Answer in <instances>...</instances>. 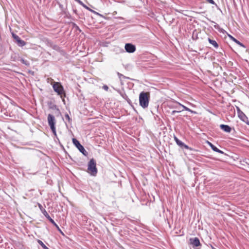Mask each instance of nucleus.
Listing matches in <instances>:
<instances>
[{
	"mask_svg": "<svg viewBox=\"0 0 249 249\" xmlns=\"http://www.w3.org/2000/svg\"><path fill=\"white\" fill-rule=\"evenodd\" d=\"M150 93L148 92H142L139 95L140 105L143 108H146L149 105Z\"/></svg>",
	"mask_w": 249,
	"mask_h": 249,
	"instance_id": "f257e3e1",
	"label": "nucleus"
},
{
	"mask_svg": "<svg viewBox=\"0 0 249 249\" xmlns=\"http://www.w3.org/2000/svg\"><path fill=\"white\" fill-rule=\"evenodd\" d=\"M53 88L55 92L59 95L61 98L65 96V93L63 87L59 82H53L52 83Z\"/></svg>",
	"mask_w": 249,
	"mask_h": 249,
	"instance_id": "f03ea898",
	"label": "nucleus"
},
{
	"mask_svg": "<svg viewBox=\"0 0 249 249\" xmlns=\"http://www.w3.org/2000/svg\"><path fill=\"white\" fill-rule=\"evenodd\" d=\"M96 165V162L93 159H91L88 163V171L92 176H95L97 173Z\"/></svg>",
	"mask_w": 249,
	"mask_h": 249,
	"instance_id": "7ed1b4c3",
	"label": "nucleus"
},
{
	"mask_svg": "<svg viewBox=\"0 0 249 249\" xmlns=\"http://www.w3.org/2000/svg\"><path fill=\"white\" fill-rule=\"evenodd\" d=\"M48 121L50 128L55 136H56V132L55 127V119L54 116L51 114H49L48 116Z\"/></svg>",
	"mask_w": 249,
	"mask_h": 249,
	"instance_id": "20e7f679",
	"label": "nucleus"
},
{
	"mask_svg": "<svg viewBox=\"0 0 249 249\" xmlns=\"http://www.w3.org/2000/svg\"><path fill=\"white\" fill-rule=\"evenodd\" d=\"M73 143L78 148V149L85 156L88 155V152L85 149L84 147L76 139H72Z\"/></svg>",
	"mask_w": 249,
	"mask_h": 249,
	"instance_id": "39448f33",
	"label": "nucleus"
},
{
	"mask_svg": "<svg viewBox=\"0 0 249 249\" xmlns=\"http://www.w3.org/2000/svg\"><path fill=\"white\" fill-rule=\"evenodd\" d=\"M124 48L126 51L129 53H134L136 50L135 46L131 43H126Z\"/></svg>",
	"mask_w": 249,
	"mask_h": 249,
	"instance_id": "423d86ee",
	"label": "nucleus"
},
{
	"mask_svg": "<svg viewBox=\"0 0 249 249\" xmlns=\"http://www.w3.org/2000/svg\"><path fill=\"white\" fill-rule=\"evenodd\" d=\"M12 35H13V38L16 40V41L17 42V43L19 46H24V45H25V44H26L25 42L24 41L21 40L18 36H17L15 34H13Z\"/></svg>",
	"mask_w": 249,
	"mask_h": 249,
	"instance_id": "0eeeda50",
	"label": "nucleus"
},
{
	"mask_svg": "<svg viewBox=\"0 0 249 249\" xmlns=\"http://www.w3.org/2000/svg\"><path fill=\"white\" fill-rule=\"evenodd\" d=\"M207 143L209 144V145L211 147V148L215 152H218L221 154H224V152L218 149L216 146H215L211 142L209 141L207 142Z\"/></svg>",
	"mask_w": 249,
	"mask_h": 249,
	"instance_id": "6e6552de",
	"label": "nucleus"
},
{
	"mask_svg": "<svg viewBox=\"0 0 249 249\" xmlns=\"http://www.w3.org/2000/svg\"><path fill=\"white\" fill-rule=\"evenodd\" d=\"M220 128L226 132L230 133L231 131V128L228 125L220 124Z\"/></svg>",
	"mask_w": 249,
	"mask_h": 249,
	"instance_id": "1a4fd4ad",
	"label": "nucleus"
},
{
	"mask_svg": "<svg viewBox=\"0 0 249 249\" xmlns=\"http://www.w3.org/2000/svg\"><path fill=\"white\" fill-rule=\"evenodd\" d=\"M191 243L195 247H198L200 245V241L197 238H195L193 239H191Z\"/></svg>",
	"mask_w": 249,
	"mask_h": 249,
	"instance_id": "9d476101",
	"label": "nucleus"
},
{
	"mask_svg": "<svg viewBox=\"0 0 249 249\" xmlns=\"http://www.w3.org/2000/svg\"><path fill=\"white\" fill-rule=\"evenodd\" d=\"M237 110L239 117L241 118L243 121H244V118H247L245 114L242 112L238 107L237 108Z\"/></svg>",
	"mask_w": 249,
	"mask_h": 249,
	"instance_id": "9b49d317",
	"label": "nucleus"
},
{
	"mask_svg": "<svg viewBox=\"0 0 249 249\" xmlns=\"http://www.w3.org/2000/svg\"><path fill=\"white\" fill-rule=\"evenodd\" d=\"M229 37L232 40H233L234 42H235L236 43H237V44L239 45L240 46H242V47H245L244 45L242 43H241L240 42H239L238 40H237L236 39H235V38H234L233 36H231L230 35L229 36Z\"/></svg>",
	"mask_w": 249,
	"mask_h": 249,
	"instance_id": "f8f14e48",
	"label": "nucleus"
},
{
	"mask_svg": "<svg viewBox=\"0 0 249 249\" xmlns=\"http://www.w3.org/2000/svg\"><path fill=\"white\" fill-rule=\"evenodd\" d=\"M178 104L180 106H181L184 110H186V111H189V112H191V113H195V114H196V111H193V110H192L190 109V108H188L187 107H185V106H184V105H183L181 104L180 103H178Z\"/></svg>",
	"mask_w": 249,
	"mask_h": 249,
	"instance_id": "ddd939ff",
	"label": "nucleus"
},
{
	"mask_svg": "<svg viewBox=\"0 0 249 249\" xmlns=\"http://www.w3.org/2000/svg\"><path fill=\"white\" fill-rule=\"evenodd\" d=\"M208 41L210 42V43L215 48H218V44L215 40H212L210 38H209Z\"/></svg>",
	"mask_w": 249,
	"mask_h": 249,
	"instance_id": "4468645a",
	"label": "nucleus"
},
{
	"mask_svg": "<svg viewBox=\"0 0 249 249\" xmlns=\"http://www.w3.org/2000/svg\"><path fill=\"white\" fill-rule=\"evenodd\" d=\"M18 60L20 61L23 64L26 66H29L30 64L29 62L27 60H25L23 58L19 57Z\"/></svg>",
	"mask_w": 249,
	"mask_h": 249,
	"instance_id": "2eb2a0df",
	"label": "nucleus"
},
{
	"mask_svg": "<svg viewBox=\"0 0 249 249\" xmlns=\"http://www.w3.org/2000/svg\"><path fill=\"white\" fill-rule=\"evenodd\" d=\"M76 2H77L79 4L86 8V9H88V7L85 5L80 0H75Z\"/></svg>",
	"mask_w": 249,
	"mask_h": 249,
	"instance_id": "dca6fc26",
	"label": "nucleus"
},
{
	"mask_svg": "<svg viewBox=\"0 0 249 249\" xmlns=\"http://www.w3.org/2000/svg\"><path fill=\"white\" fill-rule=\"evenodd\" d=\"M38 206L39 208L40 209V210L41 211V212L44 211V213H45L48 215V213H47V212L45 211V210L43 208V206L40 203H38Z\"/></svg>",
	"mask_w": 249,
	"mask_h": 249,
	"instance_id": "f3484780",
	"label": "nucleus"
},
{
	"mask_svg": "<svg viewBox=\"0 0 249 249\" xmlns=\"http://www.w3.org/2000/svg\"><path fill=\"white\" fill-rule=\"evenodd\" d=\"M49 220L52 224H53L59 231H60L58 225L55 223V222L51 218H50Z\"/></svg>",
	"mask_w": 249,
	"mask_h": 249,
	"instance_id": "a211bd4d",
	"label": "nucleus"
},
{
	"mask_svg": "<svg viewBox=\"0 0 249 249\" xmlns=\"http://www.w3.org/2000/svg\"><path fill=\"white\" fill-rule=\"evenodd\" d=\"M176 143H177L178 145L181 147L183 146V145H184V143L179 140H177Z\"/></svg>",
	"mask_w": 249,
	"mask_h": 249,
	"instance_id": "6ab92c4d",
	"label": "nucleus"
},
{
	"mask_svg": "<svg viewBox=\"0 0 249 249\" xmlns=\"http://www.w3.org/2000/svg\"><path fill=\"white\" fill-rule=\"evenodd\" d=\"M38 243L44 249H49L40 240L38 241Z\"/></svg>",
	"mask_w": 249,
	"mask_h": 249,
	"instance_id": "aec40b11",
	"label": "nucleus"
},
{
	"mask_svg": "<svg viewBox=\"0 0 249 249\" xmlns=\"http://www.w3.org/2000/svg\"><path fill=\"white\" fill-rule=\"evenodd\" d=\"M207 1L211 4H215V2L213 0H206Z\"/></svg>",
	"mask_w": 249,
	"mask_h": 249,
	"instance_id": "412c9836",
	"label": "nucleus"
},
{
	"mask_svg": "<svg viewBox=\"0 0 249 249\" xmlns=\"http://www.w3.org/2000/svg\"><path fill=\"white\" fill-rule=\"evenodd\" d=\"M42 212V213L44 214V215H45L46 217H47L49 219H50V218H51V217H50V216L49 215V214H48V215H47L45 213H44V211H43V212Z\"/></svg>",
	"mask_w": 249,
	"mask_h": 249,
	"instance_id": "4be33fe9",
	"label": "nucleus"
},
{
	"mask_svg": "<svg viewBox=\"0 0 249 249\" xmlns=\"http://www.w3.org/2000/svg\"><path fill=\"white\" fill-rule=\"evenodd\" d=\"M103 89H105V90L107 91L108 90V87L107 85H104L103 87Z\"/></svg>",
	"mask_w": 249,
	"mask_h": 249,
	"instance_id": "5701e85b",
	"label": "nucleus"
},
{
	"mask_svg": "<svg viewBox=\"0 0 249 249\" xmlns=\"http://www.w3.org/2000/svg\"><path fill=\"white\" fill-rule=\"evenodd\" d=\"M179 112H180V111L173 110L172 111L171 114L172 115H174L175 113Z\"/></svg>",
	"mask_w": 249,
	"mask_h": 249,
	"instance_id": "b1692460",
	"label": "nucleus"
},
{
	"mask_svg": "<svg viewBox=\"0 0 249 249\" xmlns=\"http://www.w3.org/2000/svg\"><path fill=\"white\" fill-rule=\"evenodd\" d=\"M182 147H184L185 149H189V146L188 145L185 144L184 143V145H183Z\"/></svg>",
	"mask_w": 249,
	"mask_h": 249,
	"instance_id": "393cba45",
	"label": "nucleus"
},
{
	"mask_svg": "<svg viewBox=\"0 0 249 249\" xmlns=\"http://www.w3.org/2000/svg\"><path fill=\"white\" fill-rule=\"evenodd\" d=\"M65 117H66L67 119H68L69 121L70 120V117H69V115H68V114H66V115H65Z\"/></svg>",
	"mask_w": 249,
	"mask_h": 249,
	"instance_id": "a878e982",
	"label": "nucleus"
},
{
	"mask_svg": "<svg viewBox=\"0 0 249 249\" xmlns=\"http://www.w3.org/2000/svg\"><path fill=\"white\" fill-rule=\"evenodd\" d=\"M175 140L176 141V142H177V140L178 139L177 137H175Z\"/></svg>",
	"mask_w": 249,
	"mask_h": 249,
	"instance_id": "bb28decb",
	"label": "nucleus"
},
{
	"mask_svg": "<svg viewBox=\"0 0 249 249\" xmlns=\"http://www.w3.org/2000/svg\"><path fill=\"white\" fill-rule=\"evenodd\" d=\"M211 247H212V249H215V248H214L213 247V246H211Z\"/></svg>",
	"mask_w": 249,
	"mask_h": 249,
	"instance_id": "cd10ccee",
	"label": "nucleus"
},
{
	"mask_svg": "<svg viewBox=\"0 0 249 249\" xmlns=\"http://www.w3.org/2000/svg\"><path fill=\"white\" fill-rule=\"evenodd\" d=\"M247 124H249V123H247Z\"/></svg>",
	"mask_w": 249,
	"mask_h": 249,
	"instance_id": "c85d7f7f",
	"label": "nucleus"
}]
</instances>
